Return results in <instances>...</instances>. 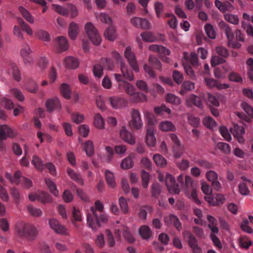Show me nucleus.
Masks as SVG:
<instances>
[{
    "label": "nucleus",
    "mask_w": 253,
    "mask_h": 253,
    "mask_svg": "<svg viewBox=\"0 0 253 253\" xmlns=\"http://www.w3.org/2000/svg\"><path fill=\"white\" fill-rule=\"evenodd\" d=\"M52 7L54 10L58 14L64 16L68 15L67 8H66L63 6L56 4H53Z\"/></svg>",
    "instance_id": "obj_54"
},
{
    "label": "nucleus",
    "mask_w": 253,
    "mask_h": 253,
    "mask_svg": "<svg viewBox=\"0 0 253 253\" xmlns=\"http://www.w3.org/2000/svg\"><path fill=\"white\" fill-rule=\"evenodd\" d=\"M166 99L168 102L175 105H178L180 103V98L171 93L167 94L166 96Z\"/></svg>",
    "instance_id": "obj_52"
},
{
    "label": "nucleus",
    "mask_w": 253,
    "mask_h": 253,
    "mask_svg": "<svg viewBox=\"0 0 253 253\" xmlns=\"http://www.w3.org/2000/svg\"><path fill=\"white\" fill-rule=\"evenodd\" d=\"M132 99L136 102L147 101L146 96L142 93L135 92L132 96Z\"/></svg>",
    "instance_id": "obj_58"
},
{
    "label": "nucleus",
    "mask_w": 253,
    "mask_h": 253,
    "mask_svg": "<svg viewBox=\"0 0 253 253\" xmlns=\"http://www.w3.org/2000/svg\"><path fill=\"white\" fill-rule=\"evenodd\" d=\"M120 134L121 138L128 143L133 145L135 143V138L130 132L128 131L125 126H123L122 127L120 131Z\"/></svg>",
    "instance_id": "obj_19"
},
{
    "label": "nucleus",
    "mask_w": 253,
    "mask_h": 253,
    "mask_svg": "<svg viewBox=\"0 0 253 253\" xmlns=\"http://www.w3.org/2000/svg\"><path fill=\"white\" fill-rule=\"evenodd\" d=\"M153 160L157 166L165 167L167 164L166 159L160 154H155L153 156Z\"/></svg>",
    "instance_id": "obj_36"
},
{
    "label": "nucleus",
    "mask_w": 253,
    "mask_h": 253,
    "mask_svg": "<svg viewBox=\"0 0 253 253\" xmlns=\"http://www.w3.org/2000/svg\"><path fill=\"white\" fill-rule=\"evenodd\" d=\"M205 30L208 37L211 39L216 37V34L213 26L210 24H206L205 26Z\"/></svg>",
    "instance_id": "obj_48"
},
{
    "label": "nucleus",
    "mask_w": 253,
    "mask_h": 253,
    "mask_svg": "<svg viewBox=\"0 0 253 253\" xmlns=\"http://www.w3.org/2000/svg\"><path fill=\"white\" fill-rule=\"evenodd\" d=\"M164 220L167 225H173L178 231L181 230V223L178 218L175 215H169L165 217Z\"/></svg>",
    "instance_id": "obj_16"
},
{
    "label": "nucleus",
    "mask_w": 253,
    "mask_h": 253,
    "mask_svg": "<svg viewBox=\"0 0 253 253\" xmlns=\"http://www.w3.org/2000/svg\"><path fill=\"white\" fill-rule=\"evenodd\" d=\"M131 23L135 27L144 29H150L151 24L145 18L134 17L130 20Z\"/></svg>",
    "instance_id": "obj_10"
},
{
    "label": "nucleus",
    "mask_w": 253,
    "mask_h": 253,
    "mask_svg": "<svg viewBox=\"0 0 253 253\" xmlns=\"http://www.w3.org/2000/svg\"><path fill=\"white\" fill-rule=\"evenodd\" d=\"M194 84L190 81H185L182 85V89L180 92L181 94H184L186 91L191 90L194 88Z\"/></svg>",
    "instance_id": "obj_53"
},
{
    "label": "nucleus",
    "mask_w": 253,
    "mask_h": 253,
    "mask_svg": "<svg viewBox=\"0 0 253 253\" xmlns=\"http://www.w3.org/2000/svg\"><path fill=\"white\" fill-rule=\"evenodd\" d=\"M218 25L219 28L225 32L228 41L232 42L234 39V34L231 28L224 21H220Z\"/></svg>",
    "instance_id": "obj_21"
},
{
    "label": "nucleus",
    "mask_w": 253,
    "mask_h": 253,
    "mask_svg": "<svg viewBox=\"0 0 253 253\" xmlns=\"http://www.w3.org/2000/svg\"><path fill=\"white\" fill-rule=\"evenodd\" d=\"M45 182L50 192H51L54 196H57L59 194V192L54 183L50 179L48 178L45 179Z\"/></svg>",
    "instance_id": "obj_35"
},
{
    "label": "nucleus",
    "mask_w": 253,
    "mask_h": 253,
    "mask_svg": "<svg viewBox=\"0 0 253 253\" xmlns=\"http://www.w3.org/2000/svg\"><path fill=\"white\" fill-rule=\"evenodd\" d=\"M60 91L62 95L65 98H70L71 90L69 86L67 84L63 83L61 85Z\"/></svg>",
    "instance_id": "obj_37"
},
{
    "label": "nucleus",
    "mask_w": 253,
    "mask_h": 253,
    "mask_svg": "<svg viewBox=\"0 0 253 253\" xmlns=\"http://www.w3.org/2000/svg\"><path fill=\"white\" fill-rule=\"evenodd\" d=\"M231 132L239 143L244 142L245 139L243 136L245 133V130L242 126L234 125L233 127L231 128Z\"/></svg>",
    "instance_id": "obj_11"
},
{
    "label": "nucleus",
    "mask_w": 253,
    "mask_h": 253,
    "mask_svg": "<svg viewBox=\"0 0 253 253\" xmlns=\"http://www.w3.org/2000/svg\"><path fill=\"white\" fill-rule=\"evenodd\" d=\"M55 46L59 52H62L68 49L69 44L67 39L64 36H59L55 40Z\"/></svg>",
    "instance_id": "obj_17"
},
{
    "label": "nucleus",
    "mask_w": 253,
    "mask_h": 253,
    "mask_svg": "<svg viewBox=\"0 0 253 253\" xmlns=\"http://www.w3.org/2000/svg\"><path fill=\"white\" fill-rule=\"evenodd\" d=\"M10 194L12 197L16 205H18L20 202L21 199V196L20 194L19 190L15 187L11 188Z\"/></svg>",
    "instance_id": "obj_40"
},
{
    "label": "nucleus",
    "mask_w": 253,
    "mask_h": 253,
    "mask_svg": "<svg viewBox=\"0 0 253 253\" xmlns=\"http://www.w3.org/2000/svg\"><path fill=\"white\" fill-rule=\"evenodd\" d=\"M21 172L19 170L16 171L13 176L10 173L6 172L5 173V177L8 179L11 183L16 185L20 184V178L21 177Z\"/></svg>",
    "instance_id": "obj_28"
},
{
    "label": "nucleus",
    "mask_w": 253,
    "mask_h": 253,
    "mask_svg": "<svg viewBox=\"0 0 253 253\" xmlns=\"http://www.w3.org/2000/svg\"><path fill=\"white\" fill-rule=\"evenodd\" d=\"M49 224L50 228L58 234L65 235L67 234L66 228L60 224L56 219L52 218L49 220Z\"/></svg>",
    "instance_id": "obj_13"
},
{
    "label": "nucleus",
    "mask_w": 253,
    "mask_h": 253,
    "mask_svg": "<svg viewBox=\"0 0 253 253\" xmlns=\"http://www.w3.org/2000/svg\"><path fill=\"white\" fill-rule=\"evenodd\" d=\"M132 120L129 122V126L132 130L139 129L142 126L140 114L138 110L133 109L131 112Z\"/></svg>",
    "instance_id": "obj_7"
},
{
    "label": "nucleus",
    "mask_w": 253,
    "mask_h": 253,
    "mask_svg": "<svg viewBox=\"0 0 253 253\" xmlns=\"http://www.w3.org/2000/svg\"><path fill=\"white\" fill-rule=\"evenodd\" d=\"M152 207L149 206L141 207L138 212L139 217L142 219L145 220L147 218V213L152 212Z\"/></svg>",
    "instance_id": "obj_32"
},
{
    "label": "nucleus",
    "mask_w": 253,
    "mask_h": 253,
    "mask_svg": "<svg viewBox=\"0 0 253 253\" xmlns=\"http://www.w3.org/2000/svg\"><path fill=\"white\" fill-rule=\"evenodd\" d=\"M186 59L188 60L190 64L194 67H197L199 65L198 56L195 52L191 53L190 55L186 57Z\"/></svg>",
    "instance_id": "obj_59"
},
{
    "label": "nucleus",
    "mask_w": 253,
    "mask_h": 253,
    "mask_svg": "<svg viewBox=\"0 0 253 253\" xmlns=\"http://www.w3.org/2000/svg\"><path fill=\"white\" fill-rule=\"evenodd\" d=\"M182 235L188 243V246L192 251L200 247L198 242L194 235L189 231H184Z\"/></svg>",
    "instance_id": "obj_12"
},
{
    "label": "nucleus",
    "mask_w": 253,
    "mask_h": 253,
    "mask_svg": "<svg viewBox=\"0 0 253 253\" xmlns=\"http://www.w3.org/2000/svg\"><path fill=\"white\" fill-rule=\"evenodd\" d=\"M241 106L248 116L244 113L238 112L237 113L238 117L248 123H250L251 118L253 119V109L246 102L242 103Z\"/></svg>",
    "instance_id": "obj_6"
},
{
    "label": "nucleus",
    "mask_w": 253,
    "mask_h": 253,
    "mask_svg": "<svg viewBox=\"0 0 253 253\" xmlns=\"http://www.w3.org/2000/svg\"><path fill=\"white\" fill-rule=\"evenodd\" d=\"M160 128L163 131H174L175 127L170 121H165L160 123Z\"/></svg>",
    "instance_id": "obj_31"
},
{
    "label": "nucleus",
    "mask_w": 253,
    "mask_h": 253,
    "mask_svg": "<svg viewBox=\"0 0 253 253\" xmlns=\"http://www.w3.org/2000/svg\"><path fill=\"white\" fill-rule=\"evenodd\" d=\"M79 32V25L75 22H71L69 25L68 30V35L70 39L75 40L78 36Z\"/></svg>",
    "instance_id": "obj_27"
},
{
    "label": "nucleus",
    "mask_w": 253,
    "mask_h": 253,
    "mask_svg": "<svg viewBox=\"0 0 253 253\" xmlns=\"http://www.w3.org/2000/svg\"><path fill=\"white\" fill-rule=\"evenodd\" d=\"M154 127L153 126H147L146 136V142L148 146L150 147H154L156 141L154 136Z\"/></svg>",
    "instance_id": "obj_18"
},
{
    "label": "nucleus",
    "mask_w": 253,
    "mask_h": 253,
    "mask_svg": "<svg viewBox=\"0 0 253 253\" xmlns=\"http://www.w3.org/2000/svg\"><path fill=\"white\" fill-rule=\"evenodd\" d=\"M67 172L68 175L73 180L82 185L84 184V180L79 173L76 172L71 168L67 169Z\"/></svg>",
    "instance_id": "obj_25"
},
{
    "label": "nucleus",
    "mask_w": 253,
    "mask_h": 253,
    "mask_svg": "<svg viewBox=\"0 0 253 253\" xmlns=\"http://www.w3.org/2000/svg\"><path fill=\"white\" fill-rule=\"evenodd\" d=\"M94 125L98 128L102 129L104 127V121L99 114H96L94 118Z\"/></svg>",
    "instance_id": "obj_43"
},
{
    "label": "nucleus",
    "mask_w": 253,
    "mask_h": 253,
    "mask_svg": "<svg viewBox=\"0 0 253 253\" xmlns=\"http://www.w3.org/2000/svg\"><path fill=\"white\" fill-rule=\"evenodd\" d=\"M133 162L132 159L130 157H127L124 159L121 164V168L123 169H129L132 167Z\"/></svg>",
    "instance_id": "obj_55"
},
{
    "label": "nucleus",
    "mask_w": 253,
    "mask_h": 253,
    "mask_svg": "<svg viewBox=\"0 0 253 253\" xmlns=\"http://www.w3.org/2000/svg\"><path fill=\"white\" fill-rule=\"evenodd\" d=\"M15 133L11 128L6 125L0 126V137L6 139L7 137H13Z\"/></svg>",
    "instance_id": "obj_22"
},
{
    "label": "nucleus",
    "mask_w": 253,
    "mask_h": 253,
    "mask_svg": "<svg viewBox=\"0 0 253 253\" xmlns=\"http://www.w3.org/2000/svg\"><path fill=\"white\" fill-rule=\"evenodd\" d=\"M162 188L158 183H153L151 186V193L152 196L155 198H158L161 193Z\"/></svg>",
    "instance_id": "obj_38"
},
{
    "label": "nucleus",
    "mask_w": 253,
    "mask_h": 253,
    "mask_svg": "<svg viewBox=\"0 0 253 253\" xmlns=\"http://www.w3.org/2000/svg\"><path fill=\"white\" fill-rule=\"evenodd\" d=\"M27 210L30 214L34 216H40L42 213L41 209L36 208L31 205H29L27 207Z\"/></svg>",
    "instance_id": "obj_62"
},
{
    "label": "nucleus",
    "mask_w": 253,
    "mask_h": 253,
    "mask_svg": "<svg viewBox=\"0 0 253 253\" xmlns=\"http://www.w3.org/2000/svg\"><path fill=\"white\" fill-rule=\"evenodd\" d=\"M226 21L234 25L238 24L239 18L237 15L231 14H226L224 15Z\"/></svg>",
    "instance_id": "obj_60"
},
{
    "label": "nucleus",
    "mask_w": 253,
    "mask_h": 253,
    "mask_svg": "<svg viewBox=\"0 0 253 253\" xmlns=\"http://www.w3.org/2000/svg\"><path fill=\"white\" fill-rule=\"evenodd\" d=\"M85 30L87 35L92 43L96 45H99L101 42L100 35L97 29L91 22L85 25Z\"/></svg>",
    "instance_id": "obj_4"
},
{
    "label": "nucleus",
    "mask_w": 253,
    "mask_h": 253,
    "mask_svg": "<svg viewBox=\"0 0 253 253\" xmlns=\"http://www.w3.org/2000/svg\"><path fill=\"white\" fill-rule=\"evenodd\" d=\"M125 56L133 70L136 72H138L139 68L138 64L136 61L135 54L132 51L131 49L129 46H127L126 48Z\"/></svg>",
    "instance_id": "obj_9"
},
{
    "label": "nucleus",
    "mask_w": 253,
    "mask_h": 253,
    "mask_svg": "<svg viewBox=\"0 0 253 253\" xmlns=\"http://www.w3.org/2000/svg\"><path fill=\"white\" fill-rule=\"evenodd\" d=\"M20 183L24 188L26 189L30 188L33 185L32 182L30 179L24 176H22L21 175L20 178Z\"/></svg>",
    "instance_id": "obj_63"
},
{
    "label": "nucleus",
    "mask_w": 253,
    "mask_h": 253,
    "mask_svg": "<svg viewBox=\"0 0 253 253\" xmlns=\"http://www.w3.org/2000/svg\"><path fill=\"white\" fill-rule=\"evenodd\" d=\"M166 186L171 193L178 194L180 192L178 184H176L174 177L170 174H167L165 178Z\"/></svg>",
    "instance_id": "obj_8"
},
{
    "label": "nucleus",
    "mask_w": 253,
    "mask_h": 253,
    "mask_svg": "<svg viewBox=\"0 0 253 253\" xmlns=\"http://www.w3.org/2000/svg\"><path fill=\"white\" fill-rule=\"evenodd\" d=\"M32 164L37 169L40 171H42L44 168V165H43L42 160L36 155L33 156Z\"/></svg>",
    "instance_id": "obj_39"
},
{
    "label": "nucleus",
    "mask_w": 253,
    "mask_h": 253,
    "mask_svg": "<svg viewBox=\"0 0 253 253\" xmlns=\"http://www.w3.org/2000/svg\"><path fill=\"white\" fill-rule=\"evenodd\" d=\"M10 72L11 73L15 80L19 82L21 80V75L20 71L14 63H12L10 65Z\"/></svg>",
    "instance_id": "obj_42"
},
{
    "label": "nucleus",
    "mask_w": 253,
    "mask_h": 253,
    "mask_svg": "<svg viewBox=\"0 0 253 253\" xmlns=\"http://www.w3.org/2000/svg\"><path fill=\"white\" fill-rule=\"evenodd\" d=\"M246 63L248 66V73L250 80L253 82V59L249 58Z\"/></svg>",
    "instance_id": "obj_64"
},
{
    "label": "nucleus",
    "mask_w": 253,
    "mask_h": 253,
    "mask_svg": "<svg viewBox=\"0 0 253 253\" xmlns=\"http://www.w3.org/2000/svg\"><path fill=\"white\" fill-rule=\"evenodd\" d=\"M32 51L27 43H25L21 50V55L22 56L24 63L26 65H31L33 63V58L30 55Z\"/></svg>",
    "instance_id": "obj_14"
},
{
    "label": "nucleus",
    "mask_w": 253,
    "mask_h": 253,
    "mask_svg": "<svg viewBox=\"0 0 253 253\" xmlns=\"http://www.w3.org/2000/svg\"><path fill=\"white\" fill-rule=\"evenodd\" d=\"M15 230L18 237L29 241L34 240L38 234V230L36 226L23 222L17 223L15 225Z\"/></svg>",
    "instance_id": "obj_3"
},
{
    "label": "nucleus",
    "mask_w": 253,
    "mask_h": 253,
    "mask_svg": "<svg viewBox=\"0 0 253 253\" xmlns=\"http://www.w3.org/2000/svg\"><path fill=\"white\" fill-rule=\"evenodd\" d=\"M84 150L88 156H91L94 154L93 142L90 140L87 141L84 144Z\"/></svg>",
    "instance_id": "obj_50"
},
{
    "label": "nucleus",
    "mask_w": 253,
    "mask_h": 253,
    "mask_svg": "<svg viewBox=\"0 0 253 253\" xmlns=\"http://www.w3.org/2000/svg\"><path fill=\"white\" fill-rule=\"evenodd\" d=\"M18 23L22 29L26 32L29 35L33 34V30L30 26L26 23L21 18L18 19Z\"/></svg>",
    "instance_id": "obj_49"
},
{
    "label": "nucleus",
    "mask_w": 253,
    "mask_h": 253,
    "mask_svg": "<svg viewBox=\"0 0 253 253\" xmlns=\"http://www.w3.org/2000/svg\"><path fill=\"white\" fill-rule=\"evenodd\" d=\"M142 185L144 188H147L150 179L149 173L145 170H143L141 172Z\"/></svg>",
    "instance_id": "obj_57"
},
{
    "label": "nucleus",
    "mask_w": 253,
    "mask_h": 253,
    "mask_svg": "<svg viewBox=\"0 0 253 253\" xmlns=\"http://www.w3.org/2000/svg\"><path fill=\"white\" fill-rule=\"evenodd\" d=\"M64 64L67 68L74 69L78 68L79 62L77 59L72 56H69L65 59Z\"/></svg>",
    "instance_id": "obj_24"
},
{
    "label": "nucleus",
    "mask_w": 253,
    "mask_h": 253,
    "mask_svg": "<svg viewBox=\"0 0 253 253\" xmlns=\"http://www.w3.org/2000/svg\"><path fill=\"white\" fill-rule=\"evenodd\" d=\"M103 204L98 200L95 202V208L91 207V212L87 214V223L94 230L101 226V223H105L107 221V216L103 213Z\"/></svg>",
    "instance_id": "obj_2"
},
{
    "label": "nucleus",
    "mask_w": 253,
    "mask_h": 253,
    "mask_svg": "<svg viewBox=\"0 0 253 253\" xmlns=\"http://www.w3.org/2000/svg\"><path fill=\"white\" fill-rule=\"evenodd\" d=\"M208 100V104L211 106L218 107L219 106V102L218 98L214 95L208 93L207 95Z\"/></svg>",
    "instance_id": "obj_34"
},
{
    "label": "nucleus",
    "mask_w": 253,
    "mask_h": 253,
    "mask_svg": "<svg viewBox=\"0 0 253 253\" xmlns=\"http://www.w3.org/2000/svg\"><path fill=\"white\" fill-rule=\"evenodd\" d=\"M142 40L146 42H153L156 40L154 35L151 32H144L140 35Z\"/></svg>",
    "instance_id": "obj_56"
},
{
    "label": "nucleus",
    "mask_w": 253,
    "mask_h": 253,
    "mask_svg": "<svg viewBox=\"0 0 253 253\" xmlns=\"http://www.w3.org/2000/svg\"><path fill=\"white\" fill-rule=\"evenodd\" d=\"M205 82L207 86L210 88L216 87L218 89H225L228 87V85L226 84H219L218 82L213 79H205Z\"/></svg>",
    "instance_id": "obj_23"
},
{
    "label": "nucleus",
    "mask_w": 253,
    "mask_h": 253,
    "mask_svg": "<svg viewBox=\"0 0 253 253\" xmlns=\"http://www.w3.org/2000/svg\"><path fill=\"white\" fill-rule=\"evenodd\" d=\"M45 106L49 112L53 110H60L61 108L58 98L56 97L47 99L45 102Z\"/></svg>",
    "instance_id": "obj_15"
},
{
    "label": "nucleus",
    "mask_w": 253,
    "mask_h": 253,
    "mask_svg": "<svg viewBox=\"0 0 253 253\" xmlns=\"http://www.w3.org/2000/svg\"><path fill=\"white\" fill-rule=\"evenodd\" d=\"M111 106L114 109H117L126 105V101L123 98L119 96H112L109 98Z\"/></svg>",
    "instance_id": "obj_20"
},
{
    "label": "nucleus",
    "mask_w": 253,
    "mask_h": 253,
    "mask_svg": "<svg viewBox=\"0 0 253 253\" xmlns=\"http://www.w3.org/2000/svg\"><path fill=\"white\" fill-rule=\"evenodd\" d=\"M149 49L164 55H169L170 53V51L169 49L162 45H159L157 44L150 45L149 46Z\"/></svg>",
    "instance_id": "obj_26"
},
{
    "label": "nucleus",
    "mask_w": 253,
    "mask_h": 253,
    "mask_svg": "<svg viewBox=\"0 0 253 253\" xmlns=\"http://www.w3.org/2000/svg\"><path fill=\"white\" fill-rule=\"evenodd\" d=\"M19 11L27 21L30 23H34V20L33 18L27 9L23 7L20 6L19 7Z\"/></svg>",
    "instance_id": "obj_44"
},
{
    "label": "nucleus",
    "mask_w": 253,
    "mask_h": 253,
    "mask_svg": "<svg viewBox=\"0 0 253 253\" xmlns=\"http://www.w3.org/2000/svg\"><path fill=\"white\" fill-rule=\"evenodd\" d=\"M101 64H95L93 67V74L96 77L100 78L103 75V69L112 70L114 66L113 61L110 58H102Z\"/></svg>",
    "instance_id": "obj_5"
},
{
    "label": "nucleus",
    "mask_w": 253,
    "mask_h": 253,
    "mask_svg": "<svg viewBox=\"0 0 253 253\" xmlns=\"http://www.w3.org/2000/svg\"><path fill=\"white\" fill-rule=\"evenodd\" d=\"M188 101L199 108H201L203 106L202 101L200 97L194 94L189 96Z\"/></svg>",
    "instance_id": "obj_45"
},
{
    "label": "nucleus",
    "mask_w": 253,
    "mask_h": 253,
    "mask_svg": "<svg viewBox=\"0 0 253 253\" xmlns=\"http://www.w3.org/2000/svg\"><path fill=\"white\" fill-rule=\"evenodd\" d=\"M123 236L126 240L129 243H132L135 241V239L130 232L128 228L126 226H123Z\"/></svg>",
    "instance_id": "obj_46"
},
{
    "label": "nucleus",
    "mask_w": 253,
    "mask_h": 253,
    "mask_svg": "<svg viewBox=\"0 0 253 253\" xmlns=\"http://www.w3.org/2000/svg\"><path fill=\"white\" fill-rule=\"evenodd\" d=\"M139 234L143 239H148L152 236V233L148 226L142 225L139 229Z\"/></svg>",
    "instance_id": "obj_29"
},
{
    "label": "nucleus",
    "mask_w": 253,
    "mask_h": 253,
    "mask_svg": "<svg viewBox=\"0 0 253 253\" xmlns=\"http://www.w3.org/2000/svg\"><path fill=\"white\" fill-rule=\"evenodd\" d=\"M121 70L122 74H114L115 78L118 82V87L120 89L123 88L127 94L132 96L135 92V88L132 84L125 80H133L132 72L131 70L128 69L127 66L123 62L121 63Z\"/></svg>",
    "instance_id": "obj_1"
},
{
    "label": "nucleus",
    "mask_w": 253,
    "mask_h": 253,
    "mask_svg": "<svg viewBox=\"0 0 253 253\" xmlns=\"http://www.w3.org/2000/svg\"><path fill=\"white\" fill-rule=\"evenodd\" d=\"M204 125L209 128H212L216 125L215 121L211 117H206L203 120Z\"/></svg>",
    "instance_id": "obj_61"
},
{
    "label": "nucleus",
    "mask_w": 253,
    "mask_h": 253,
    "mask_svg": "<svg viewBox=\"0 0 253 253\" xmlns=\"http://www.w3.org/2000/svg\"><path fill=\"white\" fill-rule=\"evenodd\" d=\"M36 35L39 39L44 41L48 42L50 40L49 34L46 31L42 29L38 30L36 32Z\"/></svg>",
    "instance_id": "obj_51"
},
{
    "label": "nucleus",
    "mask_w": 253,
    "mask_h": 253,
    "mask_svg": "<svg viewBox=\"0 0 253 253\" xmlns=\"http://www.w3.org/2000/svg\"><path fill=\"white\" fill-rule=\"evenodd\" d=\"M149 62L155 69L160 71L162 70L161 63L157 57L153 55H150L149 58Z\"/></svg>",
    "instance_id": "obj_47"
},
{
    "label": "nucleus",
    "mask_w": 253,
    "mask_h": 253,
    "mask_svg": "<svg viewBox=\"0 0 253 253\" xmlns=\"http://www.w3.org/2000/svg\"><path fill=\"white\" fill-rule=\"evenodd\" d=\"M105 177L108 185L112 188L115 187L116 186V182L113 173L110 170H107L105 172Z\"/></svg>",
    "instance_id": "obj_41"
},
{
    "label": "nucleus",
    "mask_w": 253,
    "mask_h": 253,
    "mask_svg": "<svg viewBox=\"0 0 253 253\" xmlns=\"http://www.w3.org/2000/svg\"><path fill=\"white\" fill-rule=\"evenodd\" d=\"M37 200L43 203H51L52 200L51 196L45 192H41L38 194Z\"/></svg>",
    "instance_id": "obj_33"
},
{
    "label": "nucleus",
    "mask_w": 253,
    "mask_h": 253,
    "mask_svg": "<svg viewBox=\"0 0 253 253\" xmlns=\"http://www.w3.org/2000/svg\"><path fill=\"white\" fill-rule=\"evenodd\" d=\"M104 36L110 41L115 40L117 37V34L114 26H111L105 31Z\"/></svg>",
    "instance_id": "obj_30"
}]
</instances>
